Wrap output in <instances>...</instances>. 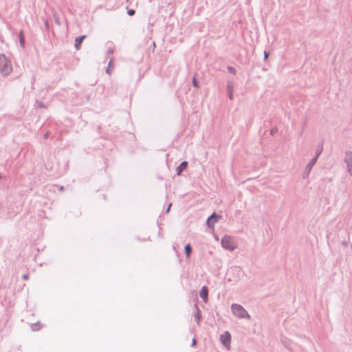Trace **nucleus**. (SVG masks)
<instances>
[{
    "label": "nucleus",
    "instance_id": "obj_1",
    "mask_svg": "<svg viewBox=\"0 0 352 352\" xmlns=\"http://www.w3.org/2000/svg\"><path fill=\"white\" fill-rule=\"evenodd\" d=\"M12 71V66L10 60L7 56L1 53L0 54V74L3 77H7Z\"/></svg>",
    "mask_w": 352,
    "mask_h": 352
},
{
    "label": "nucleus",
    "instance_id": "obj_2",
    "mask_svg": "<svg viewBox=\"0 0 352 352\" xmlns=\"http://www.w3.org/2000/svg\"><path fill=\"white\" fill-rule=\"evenodd\" d=\"M231 311L234 316L240 319H250L251 316L245 308L236 303H232L231 305Z\"/></svg>",
    "mask_w": 352,
    "mask_h": 352
},
{
    "label": "nucleus",
    "instance_id": "obj_3",
    "mask_svg": "<svg viewBox=\"0 0 352 352\" xmlns=\"http://www.w3.org/2000/svg\"><path fill=\"white\" fill-rule=\"evenodd\" d=\"M221 244L222 248L226 250L232 251L236 248L232 237L228 235H224L221 238Z\"/></svg>",
    "mask_w": 352,
    "mask_h": 352
},
{
    "label": "nucleus",
    "instance_id": "obj_4",
    "mask_svg": "<svg viewBox=\"0 0 352 352\" xmlns=\"http://www.w3.org/2000/svg\"><path fill=\"white\" fill-rule=\"evenodd\" d=\"M232 336L228 331H224L223 333L220 336V342L222 345L228 349L230 346Z\"/></svg>",
    "mask_w": 352,
    "mask_h": 352
},
{
    "label": "nucleus",
    "instance_id": "obj_5",
    "mask_svg": "<svg viewBox=\"0 0 352 352\" xmlns=\"http://www.w3.org/2000/svg\"><path fill=\"white\" fill-rule=\"evenodd\" d=\"M221 215L218 214L217 212H214L212 214H210L206 219V226L208 228H213L214 224L219 221L221 218Z\"/></svg>",
    "mask_w": 352,
    "mask_h": 352
},
{
    "label": "nucleus",
    "instance_id": "obj_6",
    "mask_svg": "<svg viewBox=\"0 0 352 352\" xmlns=\"http://www.w3.org/2000/svg\"><path fill=\"white\" fill-rule=\"evenodd\" d=\"M316 161L315 159H311L309 162L307 163V164L305 166V169L302 173V178L306 179L309 177L310 172L314 167V166L316 164Z\"/></svg>",
    "mask_w": 352,
    "mask_h": 352
},
{
    "label": "nucleus",
    "instance_id": "obj_7",
    "mask_svg": "<svg viewBox=\"0 0 352 352\" xmlns=\"http://www.w3.org/2000/svg\"><path fill=\"white\" fill-rule=\"evenodd\" d=\"M344 160L346 164L348 173L352 175V151H349L346 152Z\"/></svg>",
    "mask_w": 352,
    "mask_h": 352
},
{
    "label": "nucleus",
    "instance_id": "obj_8",
    "mask_svg": "<svg viewBox=\"0 0 352 352\" xmlns=\"http://www.w3.org/2000/svg\"><path fill=\"white\" fill-rule=\"evenodd\" d=\"M234 82L232 80H228L226 91H227V96H228L229 100H232L234 98Z\"/></svg>",
    "mask_w": 352,
    "mask_h": 352
},
{
    "label": "nucleus",
    "instance_id": "obj_9",
    "mask_svg": "<svg viewBox=\"0 0 352 352\" xmlns=\"http://www.w3.org/2000/svg\"><path fill=\"white\" fill-rule=\"evenodd\" d=\"M199 294L200 298L203 300L204 302H207L208 300V288L207 286H203L199 292Z\"/></svg>",
    "mask_w": 352,
    "mask_h": 352
},
{
    "label": "nucleus",
    "instance_id": "obj_10",
    "mask_svg": "<svg viewBox=\"0 0 352 352\" xmlns=\"http://www.w3.org/2000/svg\"><path fill=\"white\" fill-rule=\"evenodd\" d=\"M87 38V35H80L75 38L74 47L76 50H79L81 47L83 41Z\"/></svg>",
    "mask_w": 352,
    "mask_h": 352
},
{
    "label": "nucleus",
    "instance_id": "obj_11",
    "mask_svg": "<svg viewBox=\"0 0 352 352\" xmlns=\"http://www.w3.org/2000/svg\"><path fill=\"white\" fill-rule=\"evenodd\" d=\"M188 162L187 161H183L177 166L175 168L176 175H180L183 171L187 169Z\"/></svg>",
    "mask_w": 352,
    "mask_h": 352
},
{
    "label": "nucleus",
    "instance_id": "obj_12",
    "mask_svg": "<svg viewBox=\"0 0 352 352\" xmlns=\"http://www.w3.org/2000/svg\"><path fill=\"white\" fill-rule=\"evenodd\" d=\"M323 151V141H321L317 144L315 155L312 159H315V160L317 162L320 155L322 154Z\"/></svg>",
    "mask_w": 352,
    "mask_h": 352
},
{
    "label": "nucleus",
    "instance_id": "obj_13",
    "mask_svg": "<svg viewBox=\"0 0 352 352\" xmlns=\"http://www.w3.org/2000/svg\"><path fill=\"white\" fill-rule=\"evenodd\" d=\"M195 307L196 309V312L194 313L195 320L197 324L199 325L201 320V311L200 309L198 307V306L197 305V304L195 305Z\"/></svg>",
    "mask_w": 352,
    "mask_h": 352
},
{
    "label": "nucleus",
    "instance_id": "obj_14",
    "mask_svg": "<svg viewBox=\"0 0 352 352\" xmlns=\"http://www.w3.org/2000/svg\"><path fill=\"white\" fill-rule=\"evenodd\" d=\"M19 42L20 46L23 49H25V39L23 30H21L19 31Z\"/></svg>",
    "mask_w": 352,
    "mask_h": 352
},
{
    "label": "nucleus",
    "instance_id": "obj_15",
    "mask_svg": "<svg viewBox=\"0 0 352 352\" xmlns=\"http://www.w3.org/2000/svg\"><path fill=\"white\" fill-rule=\"evenodd\" d=\"M184 253L186 254V258H189L192 252V248L190 243H186L184 245Z\"/></svg>",
    "mask_w": 352,
    "mask_h": 352
},
{
    "label": "nucleus",
    "instance_id": "obj_16",
    "mask_svg": "<svg viewBox=\"0 0 352 352\" xmlns=\"http://www.w3.org/2000/svg\"><path fill=\"white\" fill-rule=\"evenodd\" d=\"M42 327V324L41 323L40 321H37L36 322H34L33 323L32 325H31V328L32 329V331H38Z\"/></svg>",
    "mask_w": 352,
    "mask_h": 352
},
{
    "label": "nucleus",
    "instance_id": "obj_17",
    "mask_svg": "<svg viewBox=\"0 0 352 352\" xmlns=\"http://www.w3.org/2000/svg\"><path fill=\"white\" fill-rule=\"evenodd\" d=\"M113 58H111V59L109 60V63H108V67H107V68L106 69V73H107V74H111V67H113Z\"/></svg>",
    "mask_w": 352,
    "mask_h": 352
},
{
    "label": "nucleus",
    "instance_id": "obj_18",
    "mask_svg": "<svg viewBox=\"0 0 352 352\" xmlns=\"http://www.w3.org/2000/svg\"><path fill=\"white\" fill-rule=\"evenodd\" d=\"M192 86L194 87H195L196 89H199V81L197 80L195 75L192 78Z\"/></svg>",
    "mask_w": 352,
    "mask_h": 352
},
{
    "label": "nucleus",
    "instance_id": "obj_19",
    "mask_svg": "<svg viewBox=\"0 0 352 352\" xmlns=\"http://www.w3.org/2000/svg\"><path fill=\"white\" fill-rule=\"evenodd\" d=\"M227 69L229 73L233 74V75H236V69L231 66V65H228L227 66Z\"/></svg>",
    "mask_w": 352,
    "mask_h": 352
},
{
    "label": "nucleus",
    "instance_id": "obj_20",
    "mask_svg": "<svg viewBox=\"0 0 352 352\" xmlns=\"http://www.w3.org/2000/svg\"><path fill=\"white\" fill-rule=\"evenodd\" d=\"M278 132V128L276 126L272 127L270 131V135L274 136Z\"/></svg>",
    "mask_w": 352,
    "mask_h": 352
},
{
    "label": "nucleus",
    "instance_id": "obj_21",
    "mask_svg": "<svg viewBox=\"0 0 352 352\" xmlns=\"http://www.w3.org/2000/svg\"><path fill=\"white\" fill-rule=\"evenodd\" d=\"M126 13L129 16H132L135 14V10L134 9H128Z\"/></svg>",
    "mask_w": 352,
    "mask_h": 352
},
{
    "label": "nucleus",
    "instance_id": "obj_22",
    "mask_svg": "<svg viewBox=\"0 0 352 352\" xmlns=\"http://www.w3.org/2000/svg\"><path fill=\"white\" fill-rule=\"evenodd\" d=\"M196 346H197V340H196V338L194 337L192 340L191 346L196 347Z\"/></svg>",
    "mask_w": 352,
    "mask_h": 352
},
{
    "label": "nucleus",
    "instance_id": "obj_23",
    "mask_svg": "<svg viewBox=\"0 0 352 352\" xmlns=\"http://www.w3.org/2000/svg\"><path fill=\"white\" fill-rule=\"evenodd\" d=\"M36 103H37V107L39 108H45V105L42 102L37 101Z\"/></svg>",
    "mask_w": 352,
    "mask_h": 352
},
{
    "label": "nucleus",
    "instance_id": "obj_24",
    "mask_svg": "<svg viewBox=\"0 0 352 352\" xmlns=\"http://www.w3.org/2000/svg\"><path fill=\"white\" fill-rule=\"evenodd\" d=\"M50 131H47V132H45V133L43 134V139H45V140L48 139V138L50 137Z\"/></svg>",
    "mask_w": 352,
    "mask_h": 352
},
{
    "label": "nucleus",
    "instance_id": "obj_25",
    "mask_svg": "<svg viewBox=\"0 0 352 352\" xmlns=\"http://www.w3.org/2000/svg\"><path fill=\"white\" fill-rule=\"evenodd\" d=\"M172 206V204L170 203L168 205V207L166 208V210H165V213L167 214L170 212V208Z\"/></svg>",
    "mask_w": 352,
    "mask_h": 352
},
{
    "label": "nucleus",
    "instance_id": "obj_26",
    "mask_svg": "<svg viewBox=\"0 0 352 352\" xmlns=\"http://www.w3.org/2000/svg\"><path fill=\"white\" fill-rule=\"evenodd\" d=\"M29 278V274H24L22 275V279L24 280H26Z\"/></svg>",
    "mask_w": 352,
    "mask_h": 352
},
{
    "label": "nucleus",
    "instance_id": "obj_27",
    "mask_svg": "<svg viewBox=\"0 0 352 352\" xmlns=\"http://www.w3.org/2000/svg\"><path fill=\"white\" fill-rule=\"evenodd\" d=\"M45 28L47 30H50V24H49V22L47 21V20H45Z\"/></svg>",
    "mask_w": 352,
    "mask_h": 352
},
{
    "label": "nucleus",
    "instance_id": "obj_28",
    "mask_svg": "<svg viewBox=\"0 0 352 352\" xmlns=\"http://www.w3.org/2000/svg\"><path fill=\"white\" fill-rule=\"evenodd\" d=\"M269 57V53L266 51L264 52V60H266Z\"/></svg>",
    "mask_w": 352,
    "mask_h": 352
},
{
    "label": "nucleus",
    "instance_id": "obj_29",
    "mask_svg": "<svg viewBox=\"0 0 352 352\" xmlns=\"http://www.w3.org/2000/svg\"><path fill=\"white\" fill-rule=\"evenodd\" d=\"M107 55H110V54H112L113 53V49H111V48H109L108 50H107Z\"/></svg>",
    "mask_w": 352,
    "mask_h": 352
},
{
    "label": "nucleus",
    "instance_id": "obj_30",
    "mask_svg": "<svg viewBox=\"0 0 352 352\" xmlns=\"http://www.w3.org/2000/svg\"><path fill=\"white\" fill-rule=\"evenodd\" d=\"M35 80H36V76H35V75H33V76H32V78H31V83H32V84L34 83Z\"/></svg>",
    "mask_w": 352,
    "mask_h": 352
},
{
    "label": "nucleus",
    "instance_id": "obj_31",
    "mask_svg": "<svg viewBox=\"0 0 352 352\" xmlns=\"http://www.w3.org/2000/svg\"><path fill=\"white\" fill-rule=\"evenodd\" d=\"M157 225H158V227H159L160 230H161V229H162V228L160 227L161 223H160L158 221H157ZM158 234H159V236H160V235H161V232H160V231H159Z\"/></svg>",
    "mask_w": 352,
    "mask_h": 352
},
{
    "label": "nucleus",
    "instance_id": "obj_32",
    "mask_svg": "<svg viewBox=\"0 0 352 352\" xmlns=\"http://www.w3.org/2000/svg\"><path fill=\"white\" fill-rule=\"evenodd\" d=\"M152 45H153V50H154L155 48V47H156V44H155V41L153 42Z\"/></svg>",
    "mask_w": 352,
    "mask_h": 352
},
{
    "label": "nucleus",
    "instance_id": "obj_33",
    "mask_svg": "<svg viewBox=\"0 0 352 352\" xmlns=\"http://www.w3.org/2000/svg\"><path fill=\"white\" fill-rule=\"evenodd\" d=\"M55 21H56V23L59 24V19H56Z\"/></svg>",
    "mask_w": 352,
    "mask_h": 352
},
{
    "label": "nucleus",
    "instance_id": "obj_34",
    "mask_svg": "<svg viewBox=\"0 0 352 352\" xmlns=\"http://www.w3.org/2000/svg\"><path fill=\"white\" fill-rule=\"evenodd\" d=\"M342 244H343L344 245H346L348 244V242L343 241V242H342Z\"/></svg>",
    "mask_w": 352,
    "mask_h": 352
},
{
    "label": "nucleus",
    "instance_id": "obj_35",
    "mask_svg": "<svg viewBox=\"0 0 352 352\" xmlns=\"http://www.w3.org/2000/svg\"><path fill=\"white\" fill-rule=\"evenodd\" d=\"M64 190V187L63 186H60V190Z\"/></svg>",
    "mask_w": 352,
    "mask_h": 352
},
{
    "label": "nucleus",
    "instance_id": "obj_36",
    "mask_svg": "<svg viewBox=\"0 0 352 352\" xmlns=\"http://www.w3.org/2000/svg\"><path fill=\"white\" fill-rule=\"evenodd\" d=\"M3 177V175L0 173V179H2Z\"/></svg>",
    "mask_w": 352,
    "mask_h": 352
},
{
    "label": "nucleus",
    "instance_id": "obj_37",
    "mask_svg": "<svg viewBox=\"0 0 352 352\" xmlns=\"http://www.w3.org/2000/svg\"><path fill=\"white\" fill-rule=\"evenodd\" d=\"M87 100H89V96H87Z\"/></svg>",
    "mask_w": 352,
    "mask_h": 352
},
{
    "label": "nucleus",
    "instance_id": "obj_38",
    "mask_svg": "<svg viewBox=\"0 0 352 352\" xmlns=\"http://www.w3.org/2000/svg\"><path fill=\"white\" fill-rule=\"evenodd\" d=\"M126 1H129V0H126Z\"/></svg>",
    "mask_w": 352,
    "mask_h": 352
}]
</instances>
